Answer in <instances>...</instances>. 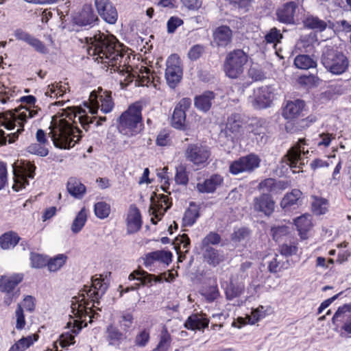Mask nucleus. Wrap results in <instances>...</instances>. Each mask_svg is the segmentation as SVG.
Segmentation results:
<instances>
[{
  "label": "nucleus",
  "mask_w": 351,
  "mask_h": 351,
  "mask_svg": "<svg viewBox=\"0 0 351 351\" xmlns=\"http://www.w3.org/2000/svg\"><path fill=\"white\" fill-rule=\"evenodd\" d=\"M63 116L52 118L49 133L54 146L60 149L73 147L82 138V131L77 126L76 119L86 132L89 130L90 124L98 127L107 120L106 117L92 115L86 108L83 109L82 107L77 108L73 114H68L65 117Z\"/></svg>",
  "instance_id": "nucleus-1"
},
{
  "label": "nucleus",
  "mask_w": 351,
  "mask_h": 351,
  "mask_svg": "<svg viewBox=\"0 0 351 351\" xmlns=\"http://www.w3.org/2000/svg\"><path fill=\"white\" fill-rule=\"evenodd\" d=\"M86 40L88 54L110 69V73L128 71L130 57L115 36L99 32Z\"/></svg>",
  "instance_id": "nucleus-2"
},
{
  "label": "nucleus",
  "mask_w": 351,
  "mask_h": 351,
  "mask_svg": "<svg viewBox=\"0 0 351 351\" xmlns=\"http://www.w3.org/2000/svg\"><path fill=\"white\" fill-rule=\"evenodd\" d=\"M20 101L26 106L20 105L12 111L0 116V144L14 143L24 132L25 124L36 117L38 108L36 106V98L33 95L23 96Z\"/></svg>",
  "instance_id": "nucleus-3"
},
{
  "label": "nucleus",
  "mask_w": 351,
  "mask_h": 351,
  "mask_svg": "<svg viewBox=\"0 0 351 351\" xmlns=\"http://www.w3.org/2000/svg\"><path fill=\"white\" fill-rule=\"evenodd\" d=\"M108 285L103 282L101 276H95L92 279L91 286H85L82 292L77 296L72 298L71 304L70 319L67 323V327L71 329V332L77 334L83 328L87 326L86 318L88 317L89 322H92V317L89 315L91 307H88V300L95 303L106 292Z\"/></svg>",
  "instance_id": "nucleus-4"
},
{
  "label": "nucleus",
  "mask_w": 351,
  "mask_h": 351,
  "mask_svg": "<svg viewBox=\"0 0 351 351\" xmlns=\"http://www.w3.org/2000/svg\"><path fill=\"white\" fill-rule=\"evenodd\" d=\"M145 106L143 101L132 103L117 119V129L119 133L127 138L141 134L144 129L142 111Z\"/></svg>",
  "instance_id": "nucleus-5"
},
{
  "label": "nucleus",
  "mask_w": 351,
  "mask_h": 351,
  "mask_svg": "<svg viewBox=\"0 0 351 351\" xmlns=\"http://www.w3.org/2000/svg\"><path fill=\"white\" fill-rule=\"evenodd\" d=\"M306 104L302 99L288 101L282 108V117L289 120L286 123V130L295 133L309 128L316 122L317 117L313 114L306 116Z\"/></svg>",
  "instance_id": "nucleus-6"
},
{
  "label": "nucleus",
  "mask_w": 351,
  "mask_h": 351,
  "mask_svg": "<svg viewBox=\"0 0 351 351\" xmlns=\"http://www.w3.org/2000/svg\"><path fill=\"white\" fill-rule=\"evenodd\" d=\"M321 63L326 70L335 75H341L348 71L350 60L346 53L335 46L326 45L322 50Z\"/></svg>",
  "instance_id": "nucleus-7"
},
{
  "label": "nucleus",
  "mask_w": 351,
  "mask_h": 351,
  "mask_svg": "<svg viewBox=\"0 0 351 351\" xmlns=\"http://www.w3.org/2000/svg\"><path fill=\"white\" fill-rule=\"evenodd\" d=\"M84 106L92 115L96 114L99 108L102 112L109 113L114 108L112 92L98 87L97 90L90 93L88 100L84 102Z\"/></svg>",
  "instance_id": "nucleus-8"
},
{
  "label": "nucleus",
  "mask_w": 351,
  "mask_h": 351,
  "mask_svg": "<svg viewBox=\"0 0 351 351\" xmlns=\"http://www.w3.org/2000/svg\"><path fill=\"white\" fill-rule=\"evenodd\" d=\"M249 56L243 49H234L226 56L223 71L230 79H237L244 73Z\"/></svg>",
  "instance_id": "nucleus-9"
},
{
  "label": "nucleus",
  "mask_w": 351,
  "mask_h": 351,
  "mask_svg": "<svg viewBox=\"0 0 351 351\" xmlns=\"http://www.w3.org/2000/svg\"><path fill=\"white\" fill-rule=\"evenodd\" d=\"M211 155L210 148L200 143L189 144L184 151L186 160L197 170L202 169L209 165Z\"/></svg>",
  "instance_id": "nucleus-10"
},
{
  "label": "nucleus",
  "mask_w": 351,
  "mask_h": 351,
  "mask_svg": "<svg viewBox=\"0 0 351 351\" xmlns=\"http://www.w3.org/2000/svg\"><path fill=\"white\" fill-rule=\"evenodd\" d=\"M12 168L14 180L12 189L15 191H19L29 185L28 178H34L36 167L34 163L27 161L23 162L19 165L14 163Z\"/></svg>",
  "instance_id": "nucleus-11"
},
{
  "label": "nucleus",
  "mask_w": 351,
  "mask_h": 351,
  "mask_svg": "<svg viewBox=\"0 0 351 351\" xmlns=\"http://www.w3.org/2000/svg\"><path fill=\"white\" fill-rule=\"evenodd\" d=\"M261 162L259 156L250 153L233 160L230 164L229 172L234 176L242 173H251L260 167Z\"/></svg>",
  "instance_id": "nucleus-12"
},
{
  "label": "nucleus",
  "mask_w": 351,
  "mask_h": 351,
  "mask_svg": "<svg viewBox=\"0 0 351 351\" xmlns=\"http://www.w3.org/2000/svg\"><path fill=\"white\" fill-rule=\"evenodd\" d=\"M183 75L179 56L171 54L166 61L165 79L171 88H175L180 82Z\"/></svg>",
  "instance_id": "nucleus-13"
},
{
  "label": "nucleus",
  "mask_w": 351,
  "mask_h": 351,
  "mask_svg": "<svg viewBox=\"0 0 351 351\" xmlns=\"http://www.w3.org/2000/svg\"><path fill=\"white\" fill-rule=\"evenodd\" d=\"M122 75H125L123 81L121 80V86H126L130 83L132 82L134 80L138 86H148L153 83L154 77L152 74L151 70L146 66H141L138 73L132 72V67L128 64V72H119Z\"/></svg>",
  "instance_id": "nucleus-14"
},
{
  "label": "nucleus",
  "mask_w": 351,
  "mask_h": 351,
  "mask_svg": "<svg viewBox=\"0 0 351 351\" xmlns=\"http://www.w3.org/2000/svg\"><path fill=\"white\" fill-rule=\"evenodd\" d=\"M306 145L305 138H300L297 143L291 147L285 155L283 159L291 169H298V172L302 169L304 163L301 162V155L305 156L308 150H304V145Z\"/></svg>",
  "instance_id": "nucleus-15"
},
{
  "label": "nucleus",
  "mask_w": 351,
  "mask_h": 351,
  "mask_svg": "<svg viewBox=\"0 0 351 351\" xmlns=\"http://www.w3.org/2000/svg\"><path fill=\"white\" fill-rule=\"evenodd\" d=\"M333 324L341 323L339 334L342 337H351V304L338 307L332 319Z\"/></svg>",
  "instance_id": "nucleus-16"
},
{
  "label": "nucleus",
  "mask_w": 351,
  "mask_h": 351,
  "mask_svg": "<svg viewBox=\"0 0 351 351\" xmlns=\"http://www.w3.org/2000/svg\"><path fill=\"white\" fill-rule=\"evenodd\" d=\"M172 253L167 250H157L147 253L143 258L144 266L154 271L161 265H168L172 261Z\"/></svg>",
  "instance_id": "nucleus-17"
},
{
  "label": "nucleus",
  "mask_w": 351,
  "mask_h": 351,
  "mask_svg": "<svg viewBox=\"0 0 351 351\" xmlns=\"http://www.w3.org/2000/svg\"><path fill=\"white\" fill-rule=\"evenodd\" d=\"M245 122L239 113H232L228 117L223 133L232 139H239L244 134Z\"/></svg>",
  "instance_id": "nucleus-18"
},
{
  "label": "nucleus",
  "mask_w": 351,
  "mask_h": 351,
  "mask_svg": "<svg viewBox=\"0 0 351 351\" xmlns=\"http://www.w3.org/2000/svg\"><path fill=\"white\" fill-rule=\"evenodd\" d=\"M191 99L189 97H184L181 99L176 104L171 118V125L173 128L185 130L186 126V112L191 108Z\"/></svg>",
  "instance_id": "nucleus-19"
},
{
  "label": "nucleus",
  "mask_w": 351,
  "mask_h": 351,
  "mask_svg": "<svg viewBox=\"0 0 351 351\" xmlns=\"http://www.w3.org/2000/svg\"><path fill=\"white\" fill-rule=\"evenodd\" d=\"M298 9V3L291 1L279 6L276 11V19L285 25H295V15Z\"/></svg>",
  "instance_id": "nucleus-20"
},
{
  "label": "nucleus",
  "mask_w": 351,
  "mask_h": 351,
  "mask_svg": "<svg viewBox=\"0 0 351 351\" xmlns=\"http://www.w3.org/2000/svg\"><path fill=\"white\" fill-rule=\"evenodd\" d=\"M94 3L98 14L104 21L111 25L116 23L118 12L110 0H95Z\"/></svg>",
  "instance_id": "nucleus-21"
},
{
  "label": "nucleus",
  "mask_w": 351,
  "mask_h": 351,
  "mask_svg": "<svg viewBox=\"0 0 351 351\" xmlns=\"http://www.w3.org/2000/svg\"><path fill=\"white\" fill-rule=\"evenodd\" d=\"M14 35L16 40H21L31 46L34 50L42 54H47L48 49L43 42L35 38L28 32L22 29H17L14 31Z\"/></svg>",
  "instance_id": "nucleus-22"
},
{
  "label": "nucleus",
  "mask_w": 351,
  "mask_h": 351,
  "mask_svg": "<svg viewBox=\"0 0 351 351\" xmlns=\"http://www.w3.org/2000/svg\"><path fill=\"white\" fill-rule=\"evenodd\" d=\"M99 20L91 5L85 4L77 16L75 18V23L80 26H89L90 27L97 25Z\"/></svg>",
  "instance_id": "nucleus-23"
},
{
  "label": "nucleus",
  "mask_w": 351,
  "mask_h": 351,
  "mask_svg": "<svg viewBox=\"0 0 351 351\" xmlns=\"http://www.w3.org/2000/svg\"><path fill=\"white\" fill-rule=\"evenodd\" d=\"M233 32L228 25H220L213 32V43L217 47H226L232 41Z\"/></svg>",
  "instance_id": "nucleus-24"
},
{
  "label": "nucleus",
  "mask_w": 351,
  "mask_h": 351,
  "mask_svg": "<svg viewBox=\"0 0 351 351\" xmlns=\"http://www.w3.org/2000/svg\"><path fill=\"white\" fill-rule=\"evenodd\" d=\"M223 177L219 173L212 174L209 178L196 185L197 190L202 193H213L223 185Z\"/></svg>",
  "instance_id": "nucleus-25"
},
{
  "label": "nucleus",
  "mask_w": 351,
  "mask_h": 351,
  "mask_svg": "<svg viewBox=\"0 0 351 351\" xmlns=\"http://www.w3.org/2000/svg\"><path fill=\"white\" fill-rule=\"evenodd\" d=\"M254 210L269 217L274 211L275 202L271 194L263 193L254 199Z\"/></svg>",
  "instance_id": "nucleus-26"
},
{
  "label": "nucleus",
  "mask_w": 351,
  "mask_h": 351,
  "mask_svg": "<svg viewBox=\"0 0 351 351\" xmlns=\"http://www.w3.org/2000/svg\"><path fill=\"white\" fill-rule=\"evenodd\" d=\"M289 184L287 181L276 180L274 178H268L262 180L258 185L259 190L267 191V194H278L287 189Z\"/></svg>",
  "instance_id": "nucleus-27"
},
{
  "label": "nucleus",
  "mask_w": 351,
  "mask_h": 351,
  "mask_svg": "<svg viewBox=\"0 0 351 351\" xmlns=\"http://www.w3.org/2000/svg\"><path fill=\"white\" fill-rule=\"evenodd\" d=\"M172 205L171 201L167 195L162 194L157 201H152L149 212L155 218L162 217Z\"/></svg>",
  "instance_id": "nucleus-28"
},
{
  "label": "nucleus",
  "mask_w": 351,
  "mask_h": 351,
  "mask_svg": "<svg viewBox=\"0 0 351 351\" xmlns=\"http://www.w3.org/2000/svg\"><path fill=\"white\" fill-rule=\"evenodd\" d=\"M215 99V94L213 91L206 90L195 97L194 106L198 110L207 112L210 110Z\"/></svg>",
  "instance_id": "nucleus-29"
},
{
  "label": "nucleus",
  "mask_w": 351,
  "mask_h": 351,
  "mask_svg": "<svg viewBox=\"0 0 351 351\" xmlns=\"http://www.w3.org/2000/svg\"><path fill=\"white\" fill-rule=\"evenodd\" d=\"M66 190L73 197L81 199L86 193V186L76 177H70L66 183Z\"/></svg>",
  "instance_id": "nucleus-30"
},
{
  "label": "nucleus",
  "mask_w": 351,
  "mask_h": 351,
  "mask_svg": "<svg viewBox=\"0 0 351 351\" xmlns=\"http://www.w3.org/2000/svg\"><path fill=\"white\" fill-rule=\"evenodd\" d=\"M23 278L24 275L22 273L1 276L0 278V291L10 293L23 281Z\"/></svg>",
  "instance_id": "nucleus-31"
},
{
  "label": "nucleus",
  "mask_w": 351,
  "mask_h": 351,
  "mask_svg": "<svg viewBox=\"0 0 351 351\" xmlns=\"http://www.w3.org/2000/svg\"><path fill=\"white\" fill-rule=\"evenodd\" d=\"M209 319L206 317V314L195 313L188 317L184 326L189 330H202L208 327Z\"/></svg>",
  "instance_id": "nucleus-32"
},
{
  "label": "nucleus",
  "mask_w": 351,
  "mask_h": 351,
  "mask_svg": "<svg viewBox=\"0 0 351 351\" xmlns=\"http://www.w3.org/2000/svg\"><path fill=\"white\" fill-rule=\"evenodd\" d=\"M203 257L204 261L213 267L220 265L226 259L223 251L214 247H207L203 250Z\"/></svg>",
  "instance_id": "nucleus-33"
},
{
  "label": "nucleus",
  "mask_w": 351,
  "mask_h": 351,
  "mask_svg": "<svg viewBox=\"0 0 351 351\" xmlns=\"http://www.w3.org/2000/svg\"><path fill=\"white\" fill-rule=\"evenodd\" d=\"M311 211L316 216L326 214L328 211L329 201L324 197L311 195Z\"/></svg>",
  "instance_id": "nucleus-34"
},
{
  "label": "nucleus",
  "mask_w": 351,
  "mask_h": 351,
  "mask_svg": "<svg viewBox=\"0 0 351 351\" xmlns=\"http://www.w3.org/2000/svg\"><path fill=\"white\" fill-rule=\"evenodd\" d=\"M302 196V193L300 189H293L291 192L287 193L280 202L281 208L287 210L292 206L296 205Z\"/></svg>",
  "instance_id": "nucleus-35"
},
{
  "label": "nucleus",
  "mask_w": 351,
  "mask_h": 351,
  "mask_svg": "<svg viewBox=\"0 0 351 351\" xmlns=\"http://www.w3.org/2000/svg\"><path fill=\"white\" fill-rule=\"evenodd\" d=\"M39 339V335L36 333L23 337L11 346L8 351H25L34 345Z\"/></svg>",
  "instance_id": "nucleus-36"
},
{
  "label": "nucleus",
  "mask_w": 351,
  "mask_h": 351,
  "mask_svg": "<svg viewBox=\"0 0 351 351\" xmlns=\"http://www.w3.org/2000/svg\"><path fill=\"white\" fill-rule=\"evenodd\" d=\"M303 25L307 29L317 32H323L327 28V23L326 21L313 15L307 16L303 21Z\"/></svg>",
  "instance_id": "nucleus-37"
},
{
  "label": "nucleus",
  "mask_w": 351,
  "mask_h": 351,
  "mask_svg": "<svg viewBox=\"0 0 351 351\" xmlns=\"http://www.w3.org/2000/svg\"><path fill=\"white\" fill-rule=\"evenodd\" d=\"M69 88L68 83H62V82H54L48 86L45 95L50 97L58 98L62 97Z\"/></svg>",
  "instance_id": "nucleus-38"
},
{
  "label": "nucleus",
  "mask_w": 351,
  "mask_h": 351,
  "mask_svg": "<svg viewBox=\"0 0 351 351\" xmlns=\"http://www.w3.org/2000/svg\"><path fill=\"white\" fill-rule=\"evenodd\" d=\"M294 65L300 69L307 70L311 68H315L317 65V61L308 55L300 54L294 59Z\"/></svg>",
  "instance_id": "nucleus-39"
},
{
  "label": "nucleus",
  "mask_w": 351,
  "mask_h": 351,
  "mask_svg": "<svg viewBox=\"0 0 351 351\" xmlns=\"http://www.w3.org/2000/svg\"><path fill=\"white\" fill-rule=\"evenodd\" d=\"M19 237L16 233L9 232L0 237V246L3 250L14 247L19 241Z\"/></svg>",
  "instance_id": "nucleus-40"
},
{
  "label": "nucleus",
  "mask_w": 351,
  "mask_h": 351,
  "mask_svg": "<svg viewBox=\"0 0 351 351\" xmlns=\"http://www.w3.org/2000/svg\"><path fill=\"white\" fill-rule=\"evenodd\" d=\"M269 307L259 306L252 311L250 315H247V323L250 325L255 324L265 318L269 314Z\"/></svg>",
  "instance_id": "nucleus-41"
},
{
  "label": "nucleus",
  "mask_w": 351,
  "mask_h": 351,
  "mask_svg": "<svg viewBox=\"0 0 351 351\" xmlns=\"http://www.w3.org/2000/svg\"><path fill=\"white\" fill-rule=\"evenodd\" d=\"M245 285L243 282L237 283L232 279L230 285L226 289V295L228 300H232L241 295L244 291Z\"/></svg>",
  "instance_id": "nucleus-42"
},
{
  "label": "nucleus",
  "mask_w": 351,
  "mask_h": 351,
  "mask_svg": "<svg viewBox=\"0 0 351 351\" xmlns=\"http://www.w3.org/2000/svg\"><path fill=\"white\" fill-rule=\"evenodd\" d=\"M171 130L169 128L160 130L156 136V145L159 147H169L172 145Z\"/></svg>",
  "instance_id": "nucleus-43"
},
{
  "label": "nucleus",
  "mask_w": 351,
  "mask_h": 351,
  "mask_svg": "<svg viewBox=\"0 0 351 351\" xmlns=\"http://www.w3.org/2000/svg\"><path fill=\"white\" fill-rule=\"evenodd\" d=\"M67 256L65 254H60L47 259V267L50 271L55 272L60 269L66 263Z\"/></svg>",
  "instance_id": "nucleus-44"
},
{
  "label": "nucleus",
  "mask_w": 351,
  "mask_h": 351,
  "mask_svg": "<svg viewBox=\"0 0 351 351\" xmlns=\"http://www.w3.org/2000/svg\"><path fill=\"white\" fill-rule=\"evenodd\" d=\"M255 100L261 107H267L271 102V93L267 88H259L257 90Z\"/></svg>",
  "instance_id": "nucleus-45"
},
{
  "label": "nucleus",
  "mask_w": 351,
  "mask_h": 351,
  "mask_svg": "<svg viewBox=\"0 0 351 351\" xmlns=\"http://www.w3.org/2000/svg\"><path fill=\"white\" fill-rule=\"evenodd\" d=\"M95 215L99 219L107 218L111 211L110 206L105 202H99L94 205Z\"/></svg>",
  "instance_id": "nucleus-46"
},
{
  "label": "nucleus",
  "mask_w": 351,
  "mask_h": 351,
  "mask_svg": "<svg viewBox=\"0 0 351 351\" xmlns=\"http://www.w3.org/2000/svg\"><path fill=\"white\" fill-rule=\"evenodd\" d=\"M171 343V337L167 330H164L160 335V341L152 351H167Z\"/></svg>",
  "instance_id": "nucleus-47"
},
{
  "label": "nucleus",
  "mask_w": 351,
  "mask_h": 351,
  "mask_svg": "<svg viewBox=\"0 0 351 351\" xmlns=\"http://www.w3.org/2000/svg\"><path fill=\"white\" fill-rule=\"evenodd\" d=\"M282 38V34L276 27L271 28L265 36V40L267 43L274 45L280 43V40Z\"/></svg>",
  "instance_id": "nucleus-48"
},
{
  "label": "nucleus",
  "mask_w": 351,
  "mask_h": 351,
  "mask_svg": "<svg viewBox=\"0 0 351 351\" xmlns=\"http://www.w3.org/2000/svg\"><path fill=\"white\" fill-rule=\"evenodd\" d=\"M15 328L17 330H23L26 325V321L23 310L21 304H19L14 313Z\"/></svg>",
  "instance_id": "nucleus-49"
},
{
  "label": "nucleus",
  "mask_w": 351,
  "mask_h": 351,
  "mask_svg": "<svg viewBox=\"0 0 351 351\" xmlns=\"http://www.w3.org/2000/svg\"><path fill=\"white\" fill-rule=\"evenodd\" d=\"M47 257L37 253H31L30 261L33 268H42L47 264Z\"/></svg>",
  "instance_id": "nucleus-50"
},
{
  "label": "nucleus",
  "mask_w": 351,
  "mask_h": 351,
  "mask_svg": "<svg viewBox=\"0 0 351 351\" xmlns=\"http://www.w3.org/2000/svg\"><path fill=\"white\" fill-rule=\"evenodd\" d=\"M221 241V237L216 232H211L208 234L202 240V246L204 250L207 247H211L210 245H217Z\"/></svg>",
  "instance_id": "nucleus-51"
},
{
  "label": "nucleus",
  "mask_w": 351,
  "mask_h": 351,
  "mask_svg": "<svg viewBox=\"0 0 351 351\" xmlns=\"http://www.w3.org/2000/svg\"><path fill=\"white\" fill-rule=\"evenodd\" d=\"M200 208L195 202H191L182 219H197L199 217Z\"/></svg>",
  "instance_id": "nucleus-52"
},
{
  "label": "nucleus",
  "mask_w": 351,
  "mask_h": 351,
  "mask_svg": "<svg viewBox=\"0 0 351 351\" xmlns=\"http://www.w3.org/2000/svg\"><path fill=\"white\" fill-rule=\"evenodd\" d=\"M27 149L29 153L43 157L47 156L49 154L48 148L45 147V145L40 143L31 144Z\"/></svg>",
  "instance_id": "nucleus-53"
},
{
  "label": "nucleus",
  "mask_w": 351,
  "mask_h": 351,
  "mask_svg": "<svg viewBox=\"0 0 351 351\" xmlns=\"http://www.w3.org/2000/svg\"><path fill=\"white\" fill-rule=\"evenodd\" d=\"M298 251V248L295 243L291 244L284 243L279 247L280 254L286 257L296 254Z\"/></svg>",
  "instance_id": "nucleus-54"
},
{
  "label": "nucleus",
  "mask_w": 351,
  "mask_h": 351,
  "mask_svg": "<svg viewBox=\"0 0 351 351\" xmlns=\"http://www.w3.org/2000/svg\"><path fill=\"white\" fill-rule=\"evenodd\" d=\"M137 280L140 281L143 285H148L152 283V281L155 282H162V277L159 276H155L154 274H148L144 271V274L141 276L137 277Z\"/></svg>",
  "instance_id": "nucleus-55"
},
{
  "label": "nucleus",
  "mask_w": 351,
  "mask_h": 351,
  "mask_svg": "<svg viewBox=\"0 0 351 351\" xmlns=\"http://www.w3.org/2000/svg\"><path fill=\"white\" fill-rule=\"evenodd\" d=\"M175 181L180 185H186L189 182V175L184 167L178 168L175 175Z\"/></svg>",
  "instance_id": "nucleus-56"
},
{
  "label": "nucleus",
  "mask_w": 351,
  "mask_h": 351,
  "mask_svg": "<svg viewBox=\"0 0 351 351\" xmlns=\"http://www.w3.org/2000/svg\"><path fill=\"white\" fill-rule=\"evenodd\" d=\"M149 341V330L144 329L135 337V344L138 347H145Z\"/></svg>",
  "instance_id": "nucleus-57"
},
{
  "label": "nucleus",
  "mask_w": 351,
  "mask_h": 351,
  "mask_svg": "<svg viewBox=\"0 0 351 351\" xmlns=\"http://www.w3.org/2000/svg\"><path fill=\"white\" fill-rule=\"evenodd\" d=\"M183 24V20L179 18L178 16H171L167 23V32L169 34L174 33L176 29L178 27L182 25Z\"/></svg>",
  "instance_id": "nucleus-58"
},
{
  "label": "nucleus",
  "mask_w": 351,
  "mask_h": 351,
  "mask_svg": "<svg viewBox=\"0 0 351 351\" xmlns=\"http://www.w3.org/2000/svg\"><path fill=\"white\" fill-rule=\"evenodd\" d=\"M295 226L299 232V234L302 239H305L306 237V234L308 231L310 230L311 227L310 221H295Z\"/></svg>",
  "instance_id": "nucleus-59"
},
{
  "label": "nucleus",
  "mask_w": 351,
  "mask_h": 351,
  "mask_svg": "<svg viewBox=\"0 0 351 351\" xmlns=\"http://www.w3.org/2000/svg\"><path fill=\"white\" fill-rule=\"evenodd\" d=\"M204 52V47L202 45H193L188 52V57L191 60L199 59Z\"/></svg>",
  "instance_id": "nucleus-60"
},
{
  "label": "nucleus",
  "mask_w": 351,
  "mask_h": 351,
  "mask_svg": "<svg viewBox=\"0 0 351 351\" xmlns=\"http://www.w3.org/2000/svg\"><path fill=\"white\" fill-rule=\"evenodd\" d=\"M108 338L111 341L110 343L113 344L117 341L122 339L123 335L117 328L113 326H109L107 328Z\"/></svg>",
  "instance_id": "nucleus-61"
},
{
  "label": "nucleus",
  "mask_w": 351,
  "mask_h": 351,
  "mask_svg": "<svg viewBox=\"0 0 351 351\" xmlns=\"http://www.w3.org/2000/svg\"><path fill=\"white\" fill-rule=\"evenodd\" d=\"M319 137L321 140L320 141L318 142L317 146L319 147H328L332 141L335 138L333 134H330L328 132H322L319 134Z\"/></svg>",
  "instance_id": "nucleus-62"
},
{
  "label": "nucleus",
  "mask_w": 351,
  "mask_h": 351,
  "mask_svg": "<svg viewBox=\"0 0 351 351\" xmlns=\"http://www.w3.org/2000/svg\"><path fill=\"white\" fill-rule=\"evenodd\" d=\"M272 236L276 241L281 240L288 234V228L286 226L273 227L271 228Z\"/></svg>",
  "instance_id": "nucleus-63"
},
{
  "label": "nucleus",
  "mask_w": 351,
  "mask_h": 351,
  "mask_svg": "<svg viewBox=\"0 0 351 351\" xmlns=\"http://www.w3.org/2000/svg\"><path fill=\"white\" fill-rule=\"evenodd\" d=\"M75 336L69 332L63 333L59 339V344L62 348H66L75 343Z\"/></svg>",
  "instance_id": "nucleus-64"
}]
</instances>
